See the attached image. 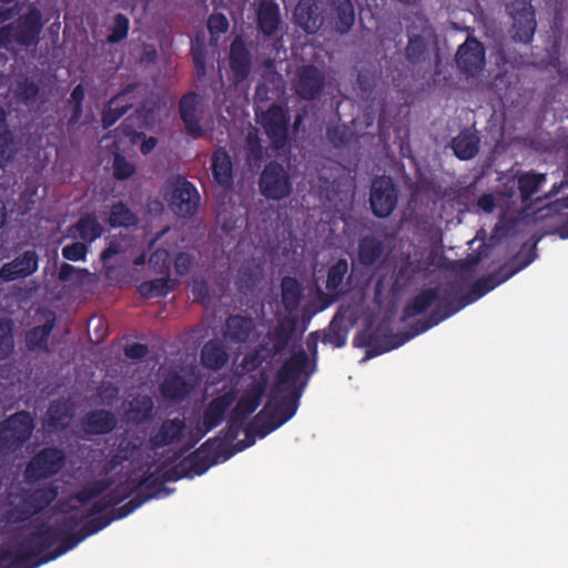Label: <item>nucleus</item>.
<instances>
[{"mask_svg":"<svg viewBox=\"0 0 568 568\" xmlns=\"http://www.w3.org/2000/svg\"><path fill=\"white\" fill-rule=\"evenodd\" d=\"M534 260V254L515 265L517 256L501 265L495 272L478 278L466 294H462V286L456 282H448L439 287L437 305L424 320H418L412 325L413 335L425 333L440 322L449 318L465 306L476 302L498 285L509 280L517 272L528 266Z\"/></svg>","mask_w":568,"mask_h":568,"instance_id":"nucleus-1","label":"nucleus"},{"mask_svg":"<svg viewBox=\"0 0 568 568\" xmlns=\"http://www.w3.org/2000/svg\"><path fill=\"white\" fill-rule=\"evenodd\" d=\"M57 539V531L51 525L41 521L11 548L0 547V568H38L47 564L42 556L55 545Z\"/></svg>","mask_w":568,"mask_h":568,"instance_id":"nucleus-2","label":"nucleus"},{"mask_svg":"<svg viewBox=\"0 0 568 568\" xmlns=\"http://www.w3.org/2000/svg\"><path fill=\"white\" fill-rule=\"evenodd\" d=\"M301 396L302 389H295L276 403H267L245 427V442H255V436L264 438L288 422L296 414Z\"/></svg>","mask_w":568,"mask_h":568,"instance_id":"nucleus-3","label":"nucleus"},{"mask_svg":"<svg viewBox=\"0 0 568 568\" xmlns=\"http://www.w3.org/2000/svg\"><path fill=\"white\" fill-rule=\"evenodd\" d=\"M254 444L251 442H237L236 447H230L219 436L211 437L200 445L194 452L182 459L189 475L187 478L205 474L212 466L229 460L237 452H241Z\"/></svg>","mask_w":568,"mask_h":568,"instance_id":"nucleus-4","label":"nucleus"},{"mask_svg":"<svg viewBox=\"0 0 568 568\" xmlns=\"http://www.w3.org/2000/svg\"><path fill=\"white\" fill-rule=\"evenodd\" d=\"M415 336L412 328L399 335L393 333L389 324L379 323L376 327L367 326L358 332L353 344L355 347L366 348V358H372L402 346Z\"/></svg>","mask_w":568,"mask_h":568,"instance_id":"nucleus-5","label":"nucleus"},{"mask_svg":"<svg viewBox=\"0 0 568 568\" xmlns=\"http://www.w3.org/2000/svg\"><path fill=\"white\" fill-rule=\"evenodd\" d=\"M406 30L405 58L409 64L416 65L427 59L429 45L436 41V31L429 19L419 13L413 16Z\"/></svg>","mask_w":568,"mask_h":568,"instance_id":"nucleus-6","label":"nucleus"},{"mask_svg":"<svg viewBox=\"0 0 568 568\" xmlns=\"http://www.w3.org/2000/svg\"><path fill=\"white\" fill-rule=\"evenodd\" d=\"M34 429V420L27 410L17 412L0 422V452L14 453L28 442Z\"/></svg>","mask_w":568,"mask_h":568,"instance_id":"nucleus-7","label":"nucleus"},{"mask_svg":"<svg viewBox=\"0 0 568 568\" xmlns=\"http://www.w3.org/2000/svg\"><path fill=\"white\" fill-rule=\"evenodd\" d=\"M65 454L62 449L49 446L36 453L27 463L24 479L29 484L49 479L60 473L65 465Z\"/></svg>","mask_w":568,"mask_h":568,"instance_id":"nucleus-8","label":"nucleus"},{"mask_svg":"<svg viewBox=\"0 0 568 568\" xmlns=\"http://www.w3.org/2000/svg\"><path fill=\"white\" fill-rule=\"evenodd\" d=\"M258 190L267 200L281 201L288 197L293 185L287 170L276 161L266 163L258 178Z\"/></svg>","mask_w":568,"mask_h":568,"instance_id":"nucleus-9","label":"nucleus"},{"mask_svg":"<svg viewBox=\"0 0 568 568\" xmlns=\"http://www.w3.org/2000/svg\"><path fill=\"white\" fill-rule=\"evenodd\" d=\"M58 487L49 484L36 489H24L19 504L12 510L17 521H26L42 513L58 497Z\"/></svg>","mask_w":568,"mask_h":568,"instance_id":"nucleus-10","label":"nucleus"},{"mask_svg":"<svg viewBox=\"0 0 568 568\" xmlns=\"http://www.w3.org/2000/svg\"><path fill=\"white\" fill-rule=\"evenodd\" d=\"M398 202V191L390 176L381 175L372 181L369 204L375 216L388 217Z\"/></svg>","mask_w":568,"mask_h":568,"instance_id":"nucleus-11","label":"nucleus"},{"mask_svg":"<svg viewBox=\"0 0 568 568\" xmlns=\"http://www.w3.org/2000/svg\"><path fill=\"white\" fill-rule=\"evenodd\" d=\"M315 371V364L310 363L307 353L301 348L283 363L276 375V381L271 388V396L274 398L283 392V386L296 382L302 374L310 377Z\"/></svg>","mask_w":568,"mask_h":568,"instance_id":"nucleus-12","label":"nucleus"},{"mask_svg":"<svg viewBox=\"0 0 568 568\" xmlns=\"http://www.w3.org/2000/svg\"><path fill=\"white\" fill-rule=\"evenodd\" d=\"M267 387L268 375L266 371H260L253 376V381L247 385L230 415L246 422L261 405Z\"/></svg>","mask_w":568,"mask_h":568,"instance_id":"nucleus-13","label":"nucleus"},{"mask_svg":"<svg viewBox=\"0 0 568 568\" xmlns=\"http://www.w3.org/2000/svg\"><path fill=\"white\" fill-rule=\"evenodd\" d=\"M290 115L277 103H272L261 116V125L275 149H283L288 141Z\"/></svg>","mask_w":568,"mask_h":568,"instance_id":"nucleus-14","label":"nucleus"},{"mask_svg":"<svg viewBox=\"0 0 568 568\" xmlns=\"http://www.w3.org/2000/svg\"><path fill=\"white\" fill-rule=\"evenodd\" d=\"M133 480L136 486L135 496L121 506L122 511L118 517H126L150 499L159 497L161 494L168 496L171 493V489L166 488L160 476L154 473L133 478Z\"/></svg>","mask_w":568,"mask_h":568,"instance_id":"nucleus-15","label":"nucleus"},{"mask_svg":"<svg viewBox=\"0 0 568 568\" xmlns=\"http://www.w3.org/2000/svg\"><path fill=\"white\" fill-rule=\"evenodd\" d=\"M202 102V97L194 91L183 94L179 101V114L185 132L194 140L204 136L205 133L200 123L203 116Z\"/></svg>","mask_w":568,"mask_h":568,"instance_id":"nucleus-16","label":"nucleus"},{"mask_svg":"<svg viewBox=\"0 0 568 568\" xmlns=\"http://www.w3.org/2000/svg\"><path fill=\"white\" fill-rule=\"evenodd\" d=\"M200 205V194L195 185L184 178H179L170 197V206L181 217L193 216Z\"/></svg>","mask_w":568,"mask_h":568,"instance_id":"nucleus-17","label":"nucleus"},{"mask_svg":"<svg viewBox=\"0 0 568 568\" xmlns=\"http://www.w3.org/2000/svg\"><path fill=\"white\" fill-rule=\"evenodd\" d=\"M327 6L323 0H298L294 21L307 34H315L326 20Z\"/></svg>","mask_w":568,"mask_h":568,"instance_id":"nucleus-18","label":"nucleus"},{"mask_svg":"<svg viewBox=\"0 0 568 568\" xmlns=\"http://www.w3.org/2000/svg\"><path fill=\"white\" fill-rule=\"evenodd\" d=\"M325 85V75L313 64L302 65L296 71L293 88L297 97L305 101L317 99Z\"/></svg>","mask_w":568,"mask_h":568,"instance_id":"nucleus-19","label":"nucleus"},{"mask_svg":"<svg viewBox=\"0 0 568 568\" xmlns=\"http://www.w3.org/2000/svg\"><path fill=\"white\" fill-rule=\"evenodd\" d=\"M455 60L462 73L468 77L476 75L485 65V49L483 43L475 38H467L466 41L458 47Z\"/></svg>","mask_w":568,"mask_h":568,"instance_id":"nucleus-20","label":"nucleus"},{"mask_svg":"<svg viewBox=\"0 0 568 568\" xmlns=\"http://www.w3.org/2000/svg\"><path fill=\"white\" fill-rule=\"evenodd\" d=\"M39 257L36 251L28 250L0 268V278L4 282L26 278L37 272Z\"/></svg>","mask_w":568,"mask_h":568,"instance_id":"nucleus-21","label":"nucleus"},{"mask_svg":"<svg viewBox=\"0 0 568 568\" xmlns=\"http://www.w3.org/2000/svg\"><path fill=\"white\" fill-rule=\"evenodd\" d=\"M236 390L231 388L223 394L214 397L205 407L202 419V435H206L213 428L217 427L224 419L227 409L236 400Z\"/></svg>","mask_w":568,"mask_h":568,"instance_id":"nucleus-22","label":"nucleus"},{"mask_svg":"<svg viewBox=\"0 0 568 568\" xmlns=\"http://www.w3.org/2000/svg\"><path fill=\"white\" fill-rule=\"evenodd\" d=\"M186 430V423L183 418H166L162 422L159 429L149 438V446L152 450H158L165 446L178 444L182 440Z\"/></svg>","mask_w":568,"mask_h":568,"instance_id":"nucleus-23","label":"nucleus"},{"mask_svg":"<svg viewBox=\"0 0 568 568\" xmlns=\"http://www.w3.org/2000/svg\"><path fill=\"white\" fill-rule=\"evenodd\" d=\"M42 27L41 12L37 8H31L18 19L16 28L13 27L16 42L24 47L36 44Z\"/></svg>","mask_w":568,"mask_h":568,"instance_id":"nucleus-24","label":"nucleus"},{"mask_svg":"<svg viewBox=\"0 0 568 568\" xmlns=\"http://www.w3.org/2000/svg\"><path fill=\"white\" fill-rule=\"evenodd\" d=\"M326 20L341 34L347 33L355 23L352 0H327Z\"/></svg>","mask_w":568,"mask_h":568,"instance_id":"nucleus-25","label":"nucleus"},{"mask_svg":"<svg viewBox=\"0 0 568 568\" xmlns=\"http://www.w3.org/2000/svg\"><path fill=\"white\" fill-rule=\"evenodd\" d=\"M229 65L236 82H242L250 75L252 55L245 41L240 36L231 42Z\"/></svg>","mask_w":568,"mask_h":568,"instance_id":"nucleus-26","label":"nucleus"},{"mask_svg":"<svg viewBox=\"0 0 568 568\" xmlns=\"http://www.w3.org/2000/svg\"><path fill=\"white\" fill-rule=\"evenodd\" d=\"M138 88V83L126 84L116 95H114L102 111L101 122L104 129L111 128L123 116L132 106L133 102L126 98Z\"/></svg>","mask_w":568,"mask_h":568,"instance_id":"nucleus-27","label":"nucleus"},{"mask_svg":"<svg viewBox=\"0 0 568 568\" xmlns=\"http://www.w3.org/2000/svg\"><path fill=\"white\" fill-rule=\"evenodd\" d=\"M213 180L224 190H231L234 184V165L230 153L224 146L215 149L211 155Z\"/></svg>","mask_w":568,"mask_h":568,"instance_id":"nucleus-28","label":"nucleus"},{"mask_svg":"<svg viewBox=\"0 0 568 568\" xmlns=\"http://www.w3.org/2000/svg\"><path fill=\"white\" fill-rule=\"evenodd\" d=\"M513 16V28H514V40L523 43H530L537 27L535 10L530 2L524 1L520 9H514Z\"/></svg>","mask_w":568,"mask_h":568,"instance_id":"nucleus-29","label":"nucleus"},{"mask_svg":"<svg viewBox=\"0 0 568 568\" xmlns=\"http://www.w3.org/2000/svg\"><path fill=\"white\" fill-rule=\"evenodd\" d=\"M70 233L87 244H92L104 233V226L99 221L95 212L82 214L78 221L70 226Z\"/></svg>","mask_w":568,"mask_h":568,"instance_id":"nucleus-30","label":"nucleus"},{"mask_svg":"<svg viewBox=\"0 0 568 568\" xmlns=\"http://www.w3.org/2000/svg\"><path fill=\"white\" fill-rule=\"evenodd\" d=\"M450 148L457 159L462 161L471 160L479 152L480 136L476 130L463 129L452 139Z\"/></svg>","mask_w":568,"mask_h":568,"instance_id":"nucleus-31","label":"nucleus"},{"mask_svg":"<svg viewBox=\"0 0 568 568\" xmlns=\"http://www.w3.org/2000/svg\"><path fill=\"white\" fill-rule=\"evenodd\" d=\"M439 300V287H428L422 290L413 296L404 306L400 321L406 322L417 315L427 312L433 305H437Z\"/></svg>","mask_w":568,"mask_h":568,"instance_id":"nucleus-32","label":"nucleus"},{"mask_svg":"<svg viewBox=\"0 0 568 568\" xmlns=\"http://www.w3.org/2000/svg\"><path fill=\"white\" fill-rule=\"evenodd\" d=\"M118 426L114 413L106 409L89 412L83 418V429L89 435H106Z\"/></svg>","mask_w":568,"mask_h":568,"instance_id":"nucleus-33","label":"nucleus"},{"mask_svg":"<svg viewBox=\"0 0 568 568\" xmlns=\"http://www.w3.org/2000/svg\"><path fill=\"white\" fill-rule=\"evenodd\" d=\"M258 30L267 37L276 33L281 23L280 6L275 0H261L256 11Z\"/></svg>","mask_w":568,"mask_h":568,"instance_id":"nucleus-34","label":"nucleus"},{"mask_svg":"<svg viewBox=\"0 0 568 568\" xmlns=\"http://www.w3.org/2000/svg\"><path fill=\"white\" fill-rule=\"evenodd\" d=\"M546 180L547 175L545 173H537L532 170L518 172L516 174L517 187L523 205H531L532 195L539 191L540 186L546 182Z\"/></svg>","mask_w":568,"mask_h":568,"instance_id":"nucleus-35","label":"nucleus"},{"mask_svg":"<svg viewBox=\"0 0 568 568\" xmlns=\"http://www.w3.org/2000/svg\"><path fill=\"white\" fill-rule=\"evenodd\" d=\"M304 298L302 284L292 276H284L281 281V302L285 312L293 316Z\"/></svg>","mask_w":568,"mask_h":568,"instance_id":"nucleus-36","label":"nucleus"},{"mask_svg":"<svg viewBox=\"0 0 568 568\" xmlns=\"http://www.w3.org/2000/svg\"><path fill=\"white\" fill-rule=\"evenodd\" d=\"M160 392L163 398L173 403H181L191 393V386L182 375L173 373L164 378Z\"/></svg>","mask_w":568,"mask_h":568,"instance_id":"nucleus-37","label":"nucleus"},{"mask_svg":"<svg viewBox=\"0 0 568 568\" xmlns=\"http://www.w3.org/2000/svg\"><path fill=\"white\" fill-rule=\"evenodd\" d=\"M55 324V316L49 313L45 322L37 325L26 333V344L29 351L34 352L38 349L48 351V339L53 331Z\"/></svg>","mask_w":568,"mask_h":568,"instance_id":"nucleus-38","label":"nucleus"},{"mask_svg":"<svg viewBox=\"0 0 568 568\" xmlns=\"http://www.w3.org/2000/svg\"><path fill=\"white\" fill-rule=\"evenodd\" d=\"M384 253V243L374 235H365L358 242V263L365 267L377 263Z\"/></svg>","mask_w":568,"mask_h":568,"instance_id":"nucleus-39","label":"nucleus"},{"mask_svg":"<svg viewBox=\"0 0 568 568\" xmlns=\"http://www.w3.org/2000/svg\"><path fill=\"white\" fill-rule=\"evenodd\" d=\"M297 322V316H288L275 326L272 333L273 352L275 354H281L288 347Z\"/></svg>","mask_w":568,"mask_h":568,"instance_id":"nucleus-40","label":"nucleus"},{"mask_svg":"<svg viewBox=\"0 0 568 568\" xmlns=\"http://www.w3.org/2000/svg\"><path fill=\"white\" fill-rule=\"evenodd\" d=\"M254 328L251 317L231 315L226 320V337L235 343L246 342Z\"/></svg>","mask_w":568,"mask_h":568,"instance_id":"nucleus-41","label":"nucleus"},{"mask_svg":"<svg viewBox=\"0 0 568 568\" xmlns=\"http://www.w3.org/2000/svg\"><path fill=\"white\" fill-rule=\"evenodd\" d=\"M227 353L224 346L214 339L205 343L201 351V362L206 368L219 371L227 362Z\"/></svg>","mask_w":568,"mask_h":568,"instance_id":"nucleus-42","label":"nucleus"},{"mask_svg":"<svg viewBox=\"0 0 568 568\" xmlns=\"http://www.w3.org/2000/svg\"><path fill=\"white\" fill-rule=\"evenodd\" d=\"M139 223L138 215L122 201L115 202L110 207L108 224L113 227L130 229Z\"/></svg>","mask_w":568,"mask_h":568,"instance_id":"nucleus-43","label":"nucleus"},{"mask_svg":"<svg viewBox=\"0 0 568 568\" xmlns=\"http://www.w3.org/2000/svg\"><path fill=\"white\" fill-rule=\"evenodd\" d=\"M154 412V403L148 395L134 398L126 412L129 420L135 425L146 424L152 419Z\"/></svg>","mask_w":568,"mask_h":568,"instance_id":"nucleus-44","label":"nucleus"},{"mask_svg":"<svg viewBox=\"0 0 568 568\" xmlns=\"http://www.w3.org/2000/svg\"><path fill=\"white\" fill-rule=\"evenodd\" d=\"M113 484L114 480L110 477L95 479L84 485L80 490L75 491L72 495V499H75L81 505H85L109 490Z\"/></svg>","mask_w":568,"mask_h":568,"instance_id":"nucleus-45","label":"nucleus"},{"mask_svg":"<svg viewBox=\"0 0 568 568\" xmlns=\"http://www.w3.org/2000/svg\"><path fill=\"white\" fill-rule=\"evenodd\" d=\"M121 506L118 508L112 509L106 515H95V516H89L87 515L88 519L84 521V524L79 528L80 534L84 536V538H88L106 526H109L112 521L122 519L123 517H118L121 514Z\"/></svg>","mask_w":568,"mask_h":568,"instance_id":"nucleus-46","label":"nucleus"},{"mask_svg":"<svg viewBox=\"0 0 568 568\" xmlns=\"http://www.w3.org/2000/svg\"><path fill=\"white\" fill-rule=\"evenodd\" d=\"M54 530L58 535L55 544L59 542V546L53 550L48 552L45 551V554L42 556V561H51L57 559L58 557L72 550L75 546L85 539L84 536L80 534L79 529L73 534H58V530Z\"/></svg>","mask_w":568,"mask_h":568,"instance_id":"nucleus-47","label":"nucleus"},{"mask_svg":"<svg viewBox=\"0 0 568 568\" xmlns=\"http://www.w3.org/2000/svg\"><path fill=\"white\" fill-rule=\"evenodd\" d=\"M175 283L171 278L160 277L145 281L139 286V292L146 298L165 297L174 290Z\"/></svg>","mask_w":568,"mask_h":568,"instance_id":"nucleus-48","label":"nucleus"},{"mask_svg":"<svg viewBox=\"0 0 568 568\" xmlns=\"http://www.w3.org/2000/svg\"><path fill=\"white\" fill-rule=\"evenodd\" d=\"M348 272V263L345 258H339L327 270L326 288L331 293H336L341 288L345 275Z\"/></svg>","mask_w":568,"mask_h":568,"instance_id":"nucleus-49","label":"nucleus"},{"mask_svg":"<svg viewBox=\"0 0 568 568\" xmlns=\"http://www.w3.org/2000/svg\"><path fill=\"white\" fill-rule=\"evenodd\" d=\"M130 30V20L123 13H115L113 16L112 24L109 27V33L106 36V42L115 44L123 41Z\"/></svg>","mask_w":568,"mask_h":568,"instance_id":"nucleus-50","label":"nucleus"},{"mask_svg":"<svg viewBox=\"0 0 568 568\" xmlns=\"http://www.w3.org/2000/svg\"><path fill=\"white\" fill-rule=\"evenodd\" d=\"M246 160L252 166H260L263 159V146L256 130L250 131L246 135Z\"/></svg>","mask_w":568,"mask_h":568,"instance_id":"nucleus-51","label":"nucleus"},{"mask_svg":"<svg viewBox=\"0 0 568 568\" xmlns=\"http://www.w3.org/2000/svg\"><path fill=\"white\" fill-rule=\"evenodd\" d=\"M69 415L62 403L53 402L48 409L47 425L49 428L63 429L68 425Z\"/></svg>","mask_w":568,"mask_h":568,"instance_id":"nucleus-52","label":"nucleus"},{"mask_svg":"<svg viewBox=\"0 0 568 568\" xmlns=\"http://www.w3.org/2000/svg\"><path fill=\"white\" fill-rule=\"evenodd\" d=\"M347 341V332L342 328L341 323L336 316L331 321L328 329L324 333L322 342L324 344H332L337 348L345 346Z\"/></svg>","mask_w":568,"mask_h":568,"instance_id":"nucleus-53","label":"nucleus"},{"mask_svg":"<svg viewBox=\"0 0 568 568\" xmlns=\"http://www.w3.org/2000/svg\"><path fill=\"white\" fill-rule=\"evenodd\" d=\"M16 148L10 131L0 133V168H6L14 158Z\"/></svg>","mask_w":568,"mask_h":568,"instance_id":"nucleus-54","label":"nucleus"},{"mask_svg":"<svg viewBox=\"0 0 568 568\" xmlns=\"http://www.w3.org/2000/svg\"><path fill=\"white\" fill-rule=\"evenodd\" d=\"M113 176L118 181H125L135 173V165L121 154H115L112 163Z\"/></svg>","mask_w":568,"mask_h":568,"instance_id":"nucleus-55","label":"nucleus"},{"mask_svg":"<svg viewBox=\"0 0 568 568\" xmlns=\"http://www.w3.org/2000/svg\"><path fill=\"white\" fill-rule=\"evenodd\" d=\"M121 504V497H116L110 489L106 490L104 494L101 495V497L95 500L90 509H89V516H95L99 514H102L106 509L111 507H115L116 505Z\"/></svg>","mask_w":568,"mask_h":568,"instance_id":"nucleus-56","label":"nucleus"},{"mask_svg":"<svg viewBox=\"0 0 568 568\" xmlns=\"http://www.w3.org/2000/svg\"><path fill=\"white\" fill-rule=\"evenodd\" d=\"M246 422L230 415L227 426L223 429V439L230 447H239L233 442L237 438Z\"/></svg>","mask_w":568,"mask_h":568,"instance_id":"nucleus-57","label":"nucleus"},{"mask_svg":"<svg viewBox=\"0 0 568 568\" xmlns=\"http://www.w3.org/2000/svg\"><path fill=\"white\" fill-rule=\"evenodd\" d=\"M40 92L39 85L29 79H24L23 81L18 83V95L26 103H33Z\"/></svg>","mask_w":568,"mask_h":568,"instance_id":"nucleus-58","label":"nucleus"},{"mask_svg":"<svg viewBox=\"0 0 568 568\" xmlns=\"http://www.w3.org/2000/svg\"><path fill=\"white\" fill-rule=\"evenodd\" d=\"M123 240L124 237L115 235L106 239V246L100 254V258L104 264L109 263L115 255L124 251L122 245Z\"/></svg>","mask_w":568,"mask_h":568,"instance_id":"nucleus-59","label":"nucleus"},{"mask_svg":"<svg viewBox=\"0 0 568 568\" xmlns=\"http://www.w3.org/2000/svg\"><path fill=\"white\" fill-rule=\"evenodd\" d=\"M89 244L82 242H73L62 248V256L68 261H83L88 253Z\"/></svg>","mask_w":568,"mask_h":568,"instance_id":"nucleus-60","label":"nucleus"},{"mask_svg":"<svg viewBox=\"0 0 568 568\" xmlns=\"http://www.w3.org/2000/svg\"><path fill=\"white\" fill-rule=\"evenodd\" d=\"M13 349V337L8 323L0 322V359L7 358Z\"/></svg>","mask_w":568,"mask_h":568,"instance_id":"nucleus-61","label":"nucleus"},{"mask_svg":"<svg viewBox=\"0 0 568 568\" xmlns=\"http://www.w3.org/2000/svg\"><path fill=\"white\" fill-rule=\"evenodd\" d=\"M326 136L336 148L346 146L351 140L346 126L335 125L327 128Z\"/></svg>","mask_w":568,"mask_h":568,"instance_id":"nucleus-62","label":"nucleus"},{"mask_svg":"<svg viewBox=\"0 0 568 568\" xmlns=\"http://www.w3.org/2000/svg\"><path fill=\"white\" fill-rule=\"evenodd\" d=\"M358 89L365 94H372L376 87V74L368 69H362L357 73Z\"/></svg>","mask_w":568,"mask_h":568,"instance_id":"nucleus-63","label":"nucleus"},{"mask_svg":"<svg viewBox=\"0 0 568 568\" xmlns=\"http://www.w3.org/2000/svg\"><path fill=\"white\" fill-rule=\"evenodd\" d=\"M195 263V258L193 255L186 252H179L174 257V271L178 275L183 276L190 273L193 265Z\"/></svg>","mask_w":568,"mask_h":568,"instance_id":"nucleus-64","label":"nucleus"}]
</instances>
